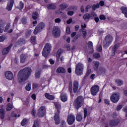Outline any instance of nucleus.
Instances as JSON below:
<instances>
[{
	"instance_id": "f257e3e1",
	"label": "nucleus",
	"mask_w": 127,
	"mask_h": 127,
	"mask_svg": "<svg viewBox=\"0 0 127 127\" xmlns=\"http://www.w3.org/2000/svg\"><path fill=\"white\" fill-rule=\"evenodd\" d=\"M32 70L30 67H25L23 69L19 71L18 75V81L21 83L22 82H25L28 77L31 75Z\"/></svg>"
},
{
	"instance_id": "f3484780",
	"label": "nucleus",
	"mask_w": 127,
	"mask_h": 127,
	"mask_svg": "<svg viewBox=\"0 0 127 127\" xmlns=\"http://www.w3.org/2000/svg\"><path fill=\"white\" fill-rule=\"evenodd\" d=\"M57 73H60V74H65L66 73V69L62 67H58L57 69Z\"/></svg>"
},
{
	"instance_id": "e433bc0d",
	"label": "nucleus",
	"mask_w": 127,
	"mask_h": 127,
	"mask_svg": "<svg viewBox=\"0 0 127 127\" xmlns=\"http://www.w3.org/2000/svg\"><path fill=\"white\" fill-rule=\"evenodd\" d=\"M100 7V4L97 3L96 4H93L92 6L93 10H96L97 8H99Z\"/></svg>"
},
{
	"instance_id": "4c0bfd02",
	"label": "nucleus",
	"mask_w": 127,
	"mask_h": 127,
	"mask_svg": "<svg viewBox=\"0 0 127 127\" xmlns=\"http://www.w3.org/2000/svg\"><path fill=\"white\" fill-rule=\"evenodd\" d=\"M55 105L56 109H57V112L59 110L60 111V110L61 109V105L59 104L58 103H55Z\"/></svg>"
},
{
	"instance_id": "09e8293b",
	"label": "nucleus",
	"mask_w": 127,
	"mask_h": 127,
	"mask_svg": "<svg viewBox=\"0 0 127 127\" xmlns=\"http://www.w3.org/2000/svg\"><path fill=\"white\" fill-rule=\"evenodd\" d=\"M69 91L70 94L72 93V82L69 83Z\"/></svg>"
},
{
	"instance_id": "c756f323",
	"label": "nucleus",
	"mask_w": 127,
	"mask_h": 127,
	"mask_svg": "<svg viewBox=\"0 0 127 127\" xmlns=\"http://www.w3.org/2000/svg\"><path fill=\"white\" fill-rule=\"evenodd\" d=\"M23 7H24V3H23L22 1H21L19 3L17 8L20 10H22V9H23Z\"/></svg>"
},
{
	"instance_id": "9b49d317",
	"label": "nucleus",
	"mask_w": 127,
	"mask_h": 127,
	"mask_svg": "<svg viewBox=\"0 0 127 127\" xmlns=\"http://www.w3.org/2000/svg\"><path fill=\"white\" fill-rule=\"evenodd\" d=\"M67 122L69 126H72V125H73L75 122V116H74L73 114L68 115Z\"/></svg>"
},
{
	"instance_id": "c03bdc74",
	"label": "nucleus",
	"mask_w": 127,
	"mask_h": 127,
	"mask_svg": "<svg viewBox=\"0 0 127 127\" xmlns=\"http://www.w3.org/2000/svg\"><path fill=\"white\" fill-rule=\"evenodd\" d=\"M33 127H39V122L37 121H35L34 123Z\"/></svg>"
},
{
	"instance_id": "f8f14e48",
	"label": "nucleus",
	"mask_w": 127,
	"mask_h": 127,
	"mask_svg": "<svg viewBox=\"0 0 127 127\" xmlns=\"http://www.w3.org/2000/svg\"><path fill=\"white\" fill-rule=\"evenodd\" d=\"M59 115H60V111L58 110L54 116V121L56 125H59V124H60V117Z\"/></svg>"
},
{
	"instance_id": "6e6552de",
	"label": "nucleus",
	"mask_w": 127,
	"mask_h": 127,
	"mask_svg": "<svg viewBox=\"0 0 127 127\" xmlns=\"http://www.w3.org/2000/svg\"><path fill=\"white\" fill-rule=\"evenodd\" d=\"M110 99L113 103H118L120 100V93H114L110 97Z\"/></svg>"
},
{
	"instance_id": "7c9ffc66",
	"label": "nucleus",
	"mask_w": 127,
	"mask_h": 127,
	"mask_svg": "<svg viewBox=\"0 0 127 127\" xmlns=\"http://www.w3.org/2000/svg\"><path fill=\"white\" fill-rule=\"evenodd\" d=\"M12 104L10 103H8L6 105V111H7V112H9V111H11V110H12Z\"/></svg>"
},
{
	"instance_id": "3c124183",
	"label": "nucleus",
	"mask_w": 127,
	"mask_h": 127,
	"mask_svg": "<svg viewBox=\"0 0 127 127\" xmlns=\"http://www.w3.org/2000/svg\"><path fill=\"white\" fill-rule=\"evenodd\" d=\"M87 109L84 108V119H86L87 118Z\"/></svg>"
},
{
	"instance_id": "473e14b6",
	"label": "nucleus",
	"mask_w": 127,
	"mask_h": 127,
	"mask_svg": "<svg viewBox=\"0 0 127 127\" xmlns=\"http://www.w3.org/2000/svg\"><path fill=\"white\" fill-rule=\"evenodd\" d=\"M91 18V14L89 13H86L83 15V19L84 20H87V19H90Z\"/></svg>"
},
{
	"instance_id": "4468645a",
	"label": "nucleus",
	"mask_w": 127,
	"mask_h": 127,
	"mask_svg": "<svg viewBox=\"0 0 127 127\" xmlns=\"http://www.w3.org/2000/svg\"><path fill=\"white\" fill-rule=\"evenodd\" d=\"M13 3H14V0H9L7 5L6 9L9 11L11 10L12 6H13Z\"/></svg>"
},
{
	"instance_id": "052dcab7",
	"label": "nucleus",
	"mask_w": 127,
	"mask_h": 127,
	"mask_svg": "<svg viewBox=\"0 0 127 127\" xmlns=\"http://www.w3.org/2000/svg\"><path fill=\"white\" fill-rule=\"evenodd\" d=\"M67 14L69 16H72V15H73V14H74V11H68L67 12Z\"/></svg>"
},
{
	"instance_id": "7ed1b4c3",
	"label": "nucleus",
	"mask_w": 127,
	"mask_h": 127,
	"mask_svg": "<svg viewBox=\"0 0 127 127\" xmlns=\"http://www.w3.org/2000/svg\"><path fill=\"white\" fill-rule=\"evenodd\" d=\"M51 49H52V46L50 44V43H46L42 52L43 56L45 58L47 57V56L50 54Z\"/></svg>"
},
{
	"instance_id": "c9c22d12",
	"label": "nucleus",
	"mask_w": 127,
	"mask_h": 127,
	"mask_svg": "<svg viewBox=\"0 0 127 127\" xmlns=\"http://www.w3.org/2000/svg\"><path fill=\"white\" fill-rule=\"evenodd\" d=\"M28 122V120L27 119H24L21 122V126H22V127H24V126H25V125L27 124Z\"/></svg>"
},
{
	"instance_id": "412c9836",
	"label": "nucleus",
	"mask_w": 127,
	"mask_h": 127,
	"mask_svg": "<svg viewBox=\"0 0 127 127\" xmlns=\"http://www.w3.org/2000/svg\"><path fill=\"white\" fill-rule=\"evenodd\" d=\"M77 122H82L83 120V115L81 113H77L76 117Z\"/></svg>"
},
{
	"instance_id": "8fccbe9b",
	"label": "nucleus",
	"mask_w": 127,
	"mask_h": 127,
	"mask_svg": "<svg viewBox=\"0 0 127 127\" xmlns=\"http://www.w3.org/2000/svg\"><path fill=\"white\" fill-rule=\"evenodd\" d=\"M91 7H92V5H88L86 8H85V12H88V11H89V8H91Z\"/></svg>"
},
{
	"instance_id": "e2e57ef3",
	"label": "nucleus",
	"mask_w": 127,
	"mask_h": 127,
	"mask_svg": "<svg viewBox=\"0 0 127 127\" xmlns=\"http://www.w3.org/2000/svg\"><path fill=\"white\" fill-rule=\"evenodd\" d=\"M4 116H5V113L0 114V119L3 120L4 119Z\"/></svg>"
},
{
	"instance_id": "49530a36",
	"label": "nucleus",
	"mask_w": 127,
	"mask_h": 127,
	"mask_svg": "<svg viewBox=\"0 0 127 127\" xmlns=\"http://www.w3.org/2000/svg\"><path fill=\"white\" fill-rule=\"evenodd\" d=\"M82 36L83 38H86L87 37V31L83 30L82 31Z\"/></svg>"
},
{
	"instance_id": "39448f33",
	"label": "nucleus",
	"mask_w": 127,
	"mask_h": 127,
	"mask_svg": "<svg viewBox=\"0 0 127 127\" xmlns=\"http://www.w3.org/2000/svg\"><path fill=\"white\" fill-rule=\"evenodd\" d=\"M84 69V64L79 63L75 66V73L78 76H80L83 74V70Z\"/></svg>"
},
{
	"instance_id": "774afa93",
	"label": "nucleus",
	"mask_w": 127,
	"mask_h": 127,
	"mask_svg": "<svg viewBox=\"0 0 127 127\" xmlns=\"http://www.w3.org/2000/svg\"><path fill=\"white\" fill-rule=\"evenodd\" d=\"M31 114H32V116H33L34 117H35L36 112H35V109L32 110V111L31 112Z\"/></svg>"
},
{
	"instance_id": "6ab92c4d",
	"label": "nucleus",
	"mask_w": 127,
	"mask_h": 127,
	"mask_svg": "<svg viewBox=\"0 0 127 127\" xmlns=\"http://www.w3.org/2000/svg\"><path fill=\"white\" fill-rule=\"evenodd\" d=\"M61 100L62 102H66L68 100V97L66 94L64 93H62L61 94Z\"/></svg>"
},
{
	"instance_id": "b1692460",
	"label": "nucleus",
	"mask_w": 127,
	"mask_h": 127,
	"mask_svg": "<svg viewBox=\"0 0 127 127\" xmlns=\"http://www.w3.org/2000/svg\"><path fill=\"white\" fill-rule=\"evenodd\" d=\"M21 63H24V62L26 61V56L24 54H22L20 57Z\"/></svg>"
},
{
	"instance_id": "6e6d98bb",
	"label": "nucleus",
	"mask_w": 127,
	"mask_h": 127,
	"mask_svg": "<svg viewBox=\"0 0 127 127\" xmlns=\"http://www.w3.org/2000/svg\"><path fill=\"white\" fill-rule=\"evenodd\" d=\"M31 34V30H29L26 32V36H30Z\"/></svg>"
},
{
	"instance_id": "20e7f679",
	"label": "nucleus",
	"mask_w": 127,
	"mask_h": 127,
	"mask_svg": "<svg viewBox=\"0 0 127 127\" xmlns=\"http://www.w3.org/2000/svg\"><path fill=\"white\" fill-rule=\"evenodd\" d=\"M83 103H84V98L80 96H78L74 101L73 105L76 110H79L82 107Z\"/></svg>"
},
{
	"instance_id": "dca6fc26",
	"label": "nucleus",
	"mask_w": 127,
	"mask_h": 127,
	"mask_svg": "<svg viewBox=\"0 0 127 127\" xmlns=\"http://www.w3.org/2000/svg\"><path fill=\"white\" fill-rule=\"evenodd\" d=\"M79 89V82L77 81H74L73 84V91L74 93H76Z\"/></svg>"
},
{
	"instance_id": "ea45409f",
	"label": "nucleus",
	"mask_w": 127,
	"mask_h": 127,
	"mask_svg": "<svg viewBox=\"0 0 127 127\" xmlns=\"http://www.w3.org/2000/svg\"><path fill=\"white\" fill-rule=\"evenodd\" d=\"M26 91H30L31 90V84L29 83L26 86Z\"/></svg>"
},
{
	"instance_id": "2f4dec72",
	"label": "nucleus",
	"mask_w": 127,
	"mask_h": 127,
	"mask_svg": "<svg viewBox=\"0 0 127 127\" xmlns=\"http://www.w3.org/2000/svg\"><path fill=\"white\" fill-rule=\"evenodd\" d=\"M119 124V122H117L116 120H112L110 122V125L111 127H115V126H117Z\"/></svg>"
},
{
	"instance_id": "58836bf2",
	"label": "nucleus",
	"mask_w": 127,
	"mask_h": 127,
	"mask_svg": "<svg viewBox=\"0 0 127 127\" xmlns=\"http://www.w3.org/2000/svg\"><path fill=\"white\" fill-rule=\"evenodd\" d=\"M21 22L23 24H26V23H27V19L26 17H23L21 20Z\"/></svg>"
},
{
	"instance_id": "c85d7f7f",
	"label": "nucleus",
	"mask_w": 127,
	"mask_h": 127,
	"mask_svg": "<svg viewBox=\"0 0 127 127\" xmlns=\"http://www.w3.org/2000/svg\"><path fill=\"white\" fill-rule=\"evenodd\" d=\"M67 6H68V5H67V4L66 3L61 4L60 5V9L61 10H64V9L67 8Z\"/></svg>"
},
{
	"instance_id": "338daca9",
	"label": "nucleus",
	"mask_w": 127,
	"mask_h": 127,
	"mask_svg": "<svg viewBox=\"0 0 127 127\" xmlns=\"http://www.w3.org/2000/svg\"><path fill=\"white\" fill-rule=\"evenodd\" d=\"M5 114V112H4V109H3V108H1L0 109V114Z\"/></svg>"
},
{
	"instance_id": "aec40b11",
	"label": "nucleus",
	"mask_w": 127,
	"mask_h": 127,
	"mask_svg": "<svg viewBox=\"0 0 127 127\" xmlns=\"http://www.w3.org/2000/svg\"><path fill=\"white\" fill-rule=\"evenodd\" d=\"M45 97H46L48 100H50V101H53L54 99H55V97L52 95H50V94L46 93L45 94Z\"/></svg>"
},
{
	"instance_id": "de8ad7c7",
	"label": "nucleus",
	"mask_w": 127,
	"mask_h": 127,
	"mask_svg": "<svg viewBox=\"0 0 127 127\" xmlns=\"http://www.w3.org/2000/svg\"><path fill=\"white\" fill-rule=\"evenodd\" d=\"M97 50L99 51V52H102V45H99L97 47Z\"/></svg>"
},
{
	"instance_id": "69168bd1",
	"label": "nucleus",
	"mask_w": 127,
	"mask_h": 127,
	"mask_svg": "<svg viewBox=\"0 0 127 127\" xmlns=\"http://www.w3.org/2000/svg\"><path fill=\"white\" fill-rule=\"evenodd\" d=\"M104 103L106 105H110V101H109V100H108V99H105Z\"/></svg>"
},
{
	"instance_id": "a211bd4d",
	"label": "nucleus",
	"mask_w": 127,
	"mask_h": 127,
	"mask_svg": "<svg viewBox=\"0 0 127 127\" xmlns=\"http://www.w3.org/2000/svg\"><path fill=\"white\" fill-rule=\"evenodd\" d=\"M12 46V45H10L8 47L4 49L2 51L3 55H5L6 54H8V52H9V50H10V49L11 48Z\"/></svg>"
},
{
	"instance_id": "f704fd0d",
	"label": "nucleus",
	"mask_w": 127,
	"mask_h": 127,
	"mask_svg": "<svg viewBox=\"0 0 127 127\" xmlns=\"http://www.w3.org/2000/svg\"><path fill=\"white\" fill-rule=\"evenodd\" d=\"M62 52V50H59L57 54V61H59V59H60V56H61V53Z\"/></svg>"
},
{
	"instance_id": "a18cd8bd",
	"label": "nucleus",
	"mask_w": 127,
	"mask_h": 127,
	"mask_svg": "<svg viewBox=\"0 0 127 127\" xmlns=\"http://www.w3.org/2000/svg\"><path fill=\"white\" fill-rule=\"evenodd\" d=\"M87 44L89 48H90V49H93V42L89 41Z\"/></svg>"
},
{
	"instance_id": "864d4df0",
	"label": "nucleus",
	"mask_w": 127,
	"mask_h": 127,
	"mask_svg": "<svg viewBox=\"0 0 127 127\" xmlns=\"http://www.w3.org/2000/svg\"><path fill=\"white\" fill-rule=\"evenodd\" d=\"M49 62H50L51 65H54L55 63V61H54V60H53L52 59L49 60Z\"/></svg>"
},
{
	"instance_id": "bf43d9fd",
	"label": "nucleus",
	"mask_w": 127,
	"mask_h": 127,
	"mask_svg": "<svg viewBox=\"0 0 127 127\" xmlns=\"http://www.w3.org/2000/svg\"><path fill=\"white\" fill-rule=\"evenodd\" d=\"M64 47L67 49V51H70V50H71L70 45H65Z\"/></svg>"
},
{
	"instance_id": "9d476101",
	"label": "nucleus",
	"mask_w": 127,
	"mask_h": 127,
	"mask_svg": "<svg viewBox=\"0 0 127 127\" xmlns=\"http://www.w3.org/2000/svg\"><path fill=\"white\" fill-rule=\"evenodd\" d=\"M100 91V86L98 85H94L91 88V93L92 96H96L98 92Z\"/></svg>"
},
{
	"instance_id": "2eb2a0df",
	"label": "nucleus",
	"mask_w": 127,
	"mask_h": 127,
	"mask_svg": "<svg viewBox=\"0 0 127 127\" xmlns=\"http://www.w3.org/2000/svg\"><path fill=\"white\" fill-rule=\"evenodd\" d=\"M5 76L8 80H12L13 78V74L11 71H7L5 73Z\"/></svg>"
},
{
	"instance_id": "a19ab883",
	"label": "nucleus",
	"mask_w": 127,
	"mask_h": 127,
	"mask_svg": "<svg viewBox=\"0 0 127 127\" xmlns=\"http://www.w3.org/2000/svg\"><path fill=\"white\" fill-rule=\"evenodd\" d=\"M35 77L37 79H38V78L40 77V71L39 70H37L36 71V74H35Z\"/></svg>"
},
{
	"instance_id": "a878e982",
	"label": "nucleus",
	"mask_w": 127,
	"mask_h": 127,
	"mask_svg": "<svg viewBox=\"0 0 127 127\" xmlns=\"http://www.w3.org/2000/svg\"><path fill=\"white\" fill-rule=\"evenodd\" d=\"M100 65V63L99 62H95L94 63V71H98L99 66Z\"/></svg>"
},
{
	"instance_id": "423d86ee",
	"label": "nucleus",
	"mask_w": 127,
	"mask_h": 127,
	"mask_svg": "<svg viewBox=\"0 0 127 127\" xmlns=\"http://www.w3.org/2000/svg\"><path fill=\"white\" fill-rule=\"evenodd\" d=\"M61 34V30L57 26H55L53 29V35L54 37L58 38L60 37Z\"/></svg>"
},
{
	"instance_id": "ddd939ff",
	"label": "nucleus",
	"mask_w": 127,
	"mask_h": 127,
	"mask_svg": "<svg viewBox=\"0 0 127 127\" xmlns=\"http://www.w3.org/2000/svg\"><path fill=\"white\" fill-rule=\"evenodd\" d=\"M10 23H8L6 24L5 27V28L4 29V31L5 32H7V33H11V32H12V31H13V30L12 29H10V26H11V25H10Z\"/></svg>"
},
{
	"instance_id": "0e129e2a",
	"label": "nucleus",
	"mask_w": 127,
	"mask_h": 127,
	"mask_svg": "<svg viewBox=\"0 0 127 127\" xmlns=\"http://www.w3.org/2000/svg\"><path fill=\"white\" fill-rule=\"evenodd\" d=\"M121 109H123V105H119L117 108V111H120Z\"/></svg>"
},
{
	"instance_id": "0eeeda50",
	"label": "nucleus",
	"mask_w": 127,
	"mask_h": 127,
	"mask_svg": "<svg viewBox=\"0 0 127 127\" xmlns=\"http://www.w3.org/2000/svg\"><path fill=\"white\" fill-rule=\"evenodd\" d=\"M46 113V109L45 108V107L42 106L39 109L37 115L39 118H43V117L45 116Z\"/></svg>"
},
{
	"instance_id": "f03ea898",
	"label": "nucleus",
	"mask_w": 127,
	"mask_h": 127,
	"mask_svg": "<svg viewBox=\"0 0 127 127\" xmlns=\"http://www.w3.org/2000/svg\"><path fill=\"white\" fill-rule=\"evenodd\" d=\"M113 40H114V39L112 35H108L106 36L103 41V46L104 48L107 49L112 44Z\"/></svg>"
},
{
	"instance_id": "680f3d73",
	"label": "nucleus",
	"mask_w": 127,
	"mask_h": 127,
	"mask_svg": "<svg viewBox=\"0 0 127 127\" xmlns=\"http://www.w3.org/2000/svg\"><path fill=\"white\" fill-rule=\"evenodd\" d=\"M61 14L62 17H63V18H64V19L67 18V15H66V14L62 12V13H61Z\"/></svg>"
},
{
	"instance_id": "5fc2aeb1",
	"label": "nucleus",
	"mask_w": 127,
	"mask_h": 127,
	"mask_svg": "<svg viewBox=\"0 0 127 127\" xmlns=\"http://www.w3.org/2000/svg\"><path fill=\"white\" fill-rule=\"evenodd\" d=\"M93 57L94 58H100L101 57V55H100V54H95L93 55Z\"/></svg>"
},
{
	"instance_id": "1a4fd4ad",
	"label": "nucleus",
	"mask_w": 127,
	"mask_h": 127,
	"mask_svg": "<svg viewBox=\"0 0 127 127\" xmlns=\"http://www.w3.org/2000/svg\"><path fill=\"white\" fill-rule=\"evenodd\" d=\"M45 26L44 23H40L36 27L34 30V34H37L39 32L41 31V30Z\"/></svg>"
},
{
	"instance_id": "5701e85b",
	"label": "nucleus",
	"mask_w": 127,
	"mask_h": 127,
	"mask_svg": "<svg viewBox=\"0 0 127 127\" xmlns=\"http://www.w3.org/2000/svg\"><path fill=\"white\" fill-rule=\"evenodd\" d=\"M106 72V69L104 67H100L99 70H97V73L98 75H102Z\"/></svg>"
},
{
	"instance_id": "bb28decb",
	"label": "nucleus",
	"mask_w": 127,
	"mask_h": 127,
	"mask_svg": "<svg viewBox=\"0 0 127 127\" xmlns=\"http://www.w3.org/2000/svg\"><path fill=\"white\" fill-rule=\"evenodd\" d=\"M4 27V24L2 23V21L0 20V33L3 32V28Z\"/></svg>"
},
{
	"instance_id": "cd10ccee",
	"label": "nucleus",
	"mask_w": 127,
	"mask_h": 127,
	"mask_svg": "<svg viewBox=\"0 0 127 127\" xmlns=\"http://www.w3.org/2000/svg\"><path fill=\"white\" fill-rule=\"evenodd\" d=\"M48 9H55L56 8V5L55 4L52 3L47 5Z\"/></svg>"
},
{
	"instance_id": "603ef678",
	"label": "nucleus",
	"mask_w": 127,
	"mask_h": 127,
	"mask_svg": "<svg viewBox=\"0 0 127 127\" xmlns=\"http://www.w3.org/2000/svg\"><path fill=\"white\" fill-rule=\"evenodd\" d=\"M55 22L56 23H60L61 22V19L58 18L55 19Z\"/></svg>"
},
{
	"instance_id": "4d7b16f0",
	"label": "nucleus",
	"mask_w": 127,
	"mask_h": 127,
	"mask_svg": "<svg viewBox=\"0 0 127 127\" xmlns=\"http://www.w3.org/2000/svg\"><path fill=\"white\" fill-rule=\"evenodd\" d=\"M99 18L101 20H105L106 19V16L104 15H101Z\"/></svg>"
},
{
	"instance_id": "393cba45",
	"label": "nucleus",
	"mask_w": 127,
	"mask_h": 127,
	"mask_svg": "<svg viewBox=\"0 0 127 127\" xmlns=\"http://www.w3.org/2000/svg\"><path fill=\"white\" fill-rule=\"evenodd\" d=\"M115 83L118 85V86H122V85H124V81L121 79H116L115 80Z\"/></svg>"
},
{
	"instance_id": "4be33fe9",
	"label": "nucleus",
	"mask_w": 127,
	"mask_h": 127,
	"mask_svg": "<svg viewBox=\"0 0 127 127\" xmlns=\"http://www.w3.org/2000/svg\"><path fill=\"white\" fill-rule=\"evenodd\" d=\"M121 9L122 11V13L125 15V17L127 18V7L122 6L121 8Z\"/></svg>"
},
{
	"instance_id": "13d9d810",
	"label": "nucleus",
	"mask_w": 127,
	"mask_h": 127,
	"mask_svg": "<svg viewBox=\"0 0 127 127\" xmlns=\"http://www.w3.org/2000/svg\"><path fill=\"white\" fill-rule=\"evenodd\" d=\"M66 32L67 34H70L71 33V31L70 30V27H67L66 29Z\"/></svg>"
},
{
	"instance_id": "79ce46f5",
	"label": "nucleus",
	"mask_w": 127,
	"mask_h": 127,
	"mask_svg": "<svg viewBox=\"0 0 127 127\" xmlns=\"http://www.w3.org/2000/svg\"><path fill=\"white\" fill-rule=\"evenodd\" d=\"M36 41V37L35 36H33L31 37V42L33 44H35V42Z\"/></svg>"
},
{
	"instance_id": "37998d69",
	"label": "nucleus",
	"mask_w": 127,
	"mask_h": 127,
	"mask_svg": "<svg viewBox=\"0 0 127 127\" xmlns=\"http://www.w3.org/2000/svg\"><path fill=\"white\" fill-rule=\"evenodd\" d=\"M6 36H0V42H2L6 39Z\"/></svg>"
},
{
	"instance_id": "72a5a7b5",
	"label": "nucleus",
	"mask_w": 127,
	"mask_h": 127,
	"mask_svg": "<svg viewBox=\"0 0 127 127\" xmlns=\"http://www.w3.org/2000/svg\"><path fill=\"white\" fill-rule=\"evenodd\" d=\"M32 18L33 19H37L38 18V13L37 12H34L32 14Z\"/></svg>"
}]
</instances>
